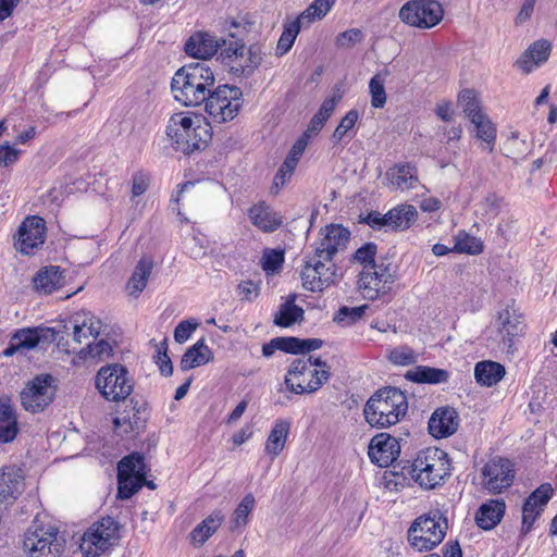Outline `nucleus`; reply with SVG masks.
<instances>
[{
  "mask_svg": "<svg viewBox=\"0 0 557 557\" xmlns=\"http://www.w3.org/2000/svg\"><path fill=\"white\" fill-rule=\"evenodd\" d=\"M215 74L209 61L191 62L180 67L171 81L174 99L185 107L202 106L212 87Z\"/></svg>",
  "mask_w": 557,
  "mask_h": 557,
  "instance_id": "1",
  "label": "nucleus"
},
{
  "mask_svg": "<svg viewBox=\"0 0 557 557\" xmlns=\"http://www.w3.org/2000/svg\"><path fill=\"white\" fill-rule=\"evenodd\" d=\"M407 411V396L403 391L393 386L377 389L363 407L366 421L376 429H386L397 424Z\"/></svg>",
  "mask_w": 557,
  "mask_h": 557,
  "instance_id": "2",
  "label": "nucleus"
},
{
  "mask_svg": "<svg viewBox=\"0 0 557 557\" xmlns=\"http://www.w3.org/2000/svg\"><path fill=\"white\" fill-rule=\"evenodd\" d=\"M205 117H191L184 113H174L168 123L166 135L175 145V149L185 154L207 147L212 137L210 123Z\"/></svg>",
  "mask_w": 557,
  "mask_h": 557,
  "instance_id": "3",
  "label": "nucleus"
},
{
  "mask_svg": "<svg viewBox=\"0 0 557 557\" xmlns=\"http://www.w3.org/2000/svg\"><path fill=\"white\" fill-rule=\"evenodd\" d=\"M409 473L422 488L433 490L442 485L450 475L447 453L436 447L419 451L410 465Z\"/></svg>",
  "mask_w": 557,
  "mask_h": 557,
  "instance_id": "4",
  "label": "nucleus"
},
{
  "mask_svg": "<svg viewBox=\"0 0 557 557\" xmlns=\"http://www.w3.org/2000/svg\"><path fill=\"white\" fill-rule=\"evenodd\" d=\"M447 529V519L441 510L434 509L413 520L407 531V540L418 552L431 550L443 542Z\"/></svg>",
  "mask_w": 557,
  "mask_h": 557,
  "instance_id": "5",
  "label": "nucleus"
},
{
  "mask_svg": "<svg viewBox=\"0 0 557 557\" xmlns=\"http://www.w3.org/2000/svg\"><path fill=\"white\" fill-rule=\"evenodd\" d=\"M203 104L213 123H226L238 114L243 106V91L234 85H214Z\"/></svg>",
  "mask_w": 557,
  "mask_h": 557,
  "instance_id": "6",
  "label": "nucleus"
},
{
  "mask_svg": "<svg viewBox=\"0 0 557 557\" xmlns=\"http://www.w3.org/2000/svg\"><path fill=\"white\" fill-rule=\"evenodd\" d=\"M311 359H296L292 362L285 376L287 389L294 394H310L317 392L330 379L331 373L325 369H310Z\"/></svg>",
  "mask_w": 557,
  "mask_h": 557,
  "instance_id": "7",
  "label": "nucleus"
},
{
  "mask_svg": "<svg viewBox=\"0 0 557 557\" xmlns=\"http://www.w3.org/2000/svg\"><path fill=\"white\" fill-rule=\"evenodd\" d=\"M57 391L55 377L48 373L37 374L20 392L21 405L27 412H42L53 403Z\"/></svg>",
  "mask_w": 557,
  "mask_h": 557,
  "instance_id": "8",
  "label": "nucleus"
},
{
  "mask_svg": "<svg viewBox=\"0 0 557 557\" xmlns=\"http://www.w3.org/2000/svg\"><path fill=\"white\" fill-rule=\"evenodd\" d=\"M95 383L100 394L109 401L125 400L134 388L128 370L120 363L101 367Z\"/></svg>",
  "mask_w": 557,
  "mask_h": 557,
  "instance_id": "9",
  "label": "nucleus"
},
{
  "mask_svg": "<svg viewBox=\"0 0 557 557\" xmlns=\"http://www.w3.org/2000/svg\"><path fill=\"white\" fill-rule=\"evenodd\" d=\"M220 58L228 67L230 74L248 78L261 65L263 51L259 44H252L248 48L235 44L232 47H223Z\"/></svg>",
  "mask_w": 557,
  "mask_h": 557,
  "instance_id": "10",
  "label": "nucleus"
},
{
  "mask_svg": "<svg viewBox=\"0 0 557 557\" xmlns=\"http://www.w3.org/2000/svg\"><path fill=\"white\" fill-rule=\"evenodd\" d=\"M444 15L442 4L435 0H410L399 10V20L412 27L432 28Z\"/></svg>",
  "mask_w": 557,
  "mask_h": 557,
  "instance_id": "11",
  "label": "nucleus"
},
{
  "mask_svg": "<svg viewBox=\"0 0 557 557\" xmlns=\"http://www.w3.org/2000/svg\"><path fill=\"white\" fill-rule=\"evenodd\" d=\"M58 533L52 525L28 530L23 542L24 550L29 557H57L63 550V541Z\"/></svg>",
  "mask_w": 557,
  "mask_h": 557,
  "instance_id": "12",
  "label": "nucleus"
},
{
  "mask_svg": "<svg viewBox=\"0 0 557 557\" xmlns=\"http://www.w3.org/2000/svg\"><path fill=\"white\" fill-rule=\"evenodd\" d=\"M394 283V275L388 265L380 264L367 265L366 270L359 273L358 289L361 296L367 300H376L386 295Z\"/></svg>",
  "mask_w": 557,
  "mask_h": 557,
  "instance_id": "13",
  "label": "nucleus"
},
{
  "mask_svg": "<svg viewBox=\"0 0 557 557\" xmlns=\"http://www.w3.org/2000/svg\"><path fill=\"white\" fill-rule=\"evenodd\" d=\"M101 321L90 311L81 310L72 314L69 320L61 321L57 329L63 331L61 333L63 344L67 342L65 335H69L70 331L72 332L73 342L82 344L84 339L89 337L97 338L101 332Z\"/></svg>",
  "mask_w": 557,
  "mask_h": 557,
  "instance_id": "14",
  "label": "nucleus"
},
{
  "mask_svg": "<svg viewBox=\"0 0 557 557\" xmlns=\"http://www.w3.org/2000/svg\"><path fill=\"white\" fill-rule=\"evenodd\" d=\"M116 531L114 520L103 518L84 533L81 547L87 556H99L112 545Z\"/></svg>",
  "mask_w": 557,
  "mask_h": 557,
  "instance_id": "15",
  "label": "nucleus"
},
{
  "mask_svg": "<svg viewBox=\"0 0 557 557\" xmlns=\"http://www.w3.org/2000/svg\"><path fill=\"white\" fill-rule=\"evenodd\" d=\"M482 475L484 487L493 494H499L511 486L515 469L509 459L495 457L482 468Z\"/></svg>",
  "mask_w": 557,
  "mask_h": 557,
  "instance_id": "16",
  "label": "nucleus"
},
{
  "mask_svg": "<svg viewBox=\"0 0 557 557\" xmlns=\"http://www.w3.org/2000/svg\"><path fill=\"white\" fill-rule=\"evenodd\" d=\"M60 331L57 326L53 327H24L18 329L14 333H12V339L16 341L17 346L21 349H33L41 344H49L55 342L58 347L64 349L66 352L69 350V342L63 344V336H61Z\"/></svg>",
  "mask_w": 557,
  "mask_h": 557,
  "instance_id": "17",
  "label": "nucleus"
},
{
  "mask_svg": "<svg viewBox=\"0 0 557 557\" xmlns=\"http://www.w3.org/2000/svg\"><path fill=\"white\" fill-rule=\"evenodd\" d=\"M45 220L39 216H30L21 224L14 247L23 255H33L45 243Z\"/></svg>",
  "mask_w": 557,
  "mask_h": 557,
  "instance_id": "18",
  "label": "nucleus"
},
{
  "mask_svg": "<svg viewBox=\"0 0 557 557\" xmlns=\"http://www.w3.org/2000/svg\"><path fill=\"white\" fill-rule=\"evenodd\" d=\"M323 236L315 248V257L324 261L332 260L333 256L344 250L349 242L350 232L341 224H331L321 230Z\"/></svg>",
  "mask_w": 557,
  "mask_h": 557,
  "instance_id": "19",
  "label": "nucleus"
},
{
  "mask_svg": "<svg viewBox=\"0 0 557 557\" xmlns=\"http://www.w3.org/2000/svg\"><path fill=\"white\" fill-rule=\"evenodd\" d=\"M524 314L512 302L498 312L497 327L503 342L510 348L516 336H521L525 330Z\"/></svg>",
  "mask_w": 557,
  "mask_h": 557,
  "instance_id": "20",
  "label": "nucleus"
},
{
  "mask_svg": "<svg viewBox=\"0 0 557 557\" xmlns=\"http://www.w3.org/2000/svg\"><path fill=\"white\" fill-rule=\"evenodd\" d=\"M399 443L389 434H377L370 442L369 457L373 463L382 468L393 465L399 457Z\"/></svg>",
  "mask_w": 557,
  "mask_h": 557,
  "instance_id": "21",
  "label": "nucleus"
},
{
  "mask_svg": "<svg viewBox=\"0 0 557 557\" xmlns=\"http://www.w3.org/2000/svg\"><path fill=\"white\" fill-rule=\"evenodd\" d=\"M323 259L306 262L301 271L302 286L310 292H321L334 282L335 271L326 267Z\"/></svg>",
  "mask_w": 557,
  "mask_h": 557,
  "instance_id": "22",
  "label": "nucleus"
},
{
  "mask_svg": "<svg viewBox=\"0 0 557 557\" xmlns=\"http://www.w3.org/2000/svg\"><path fill=\"white\" fill-rule=\"evenodd\" d=\"M24 475L21 468L11 465L0 468V507L12 504L22 493Z\"/></svg>",
  "mask_w": 557,
  "mask_h": 557,
  "instance_id": "23",
  "label": "nucleus"
},
{
  "mask_svg": "<svg viewBox=\"0 0 557 557\" xmlns=\"http://www.w3.org/2000/svg\"><path fill=\"white\" fill-rule=\"evenodd\" d=\"M459 425L457 411L451 407L437 408L429 420V432L435 438H445L454 434Z\"/></svg>",
  "mask_w": 557,
  "mask_h": 557,
  "instance_id": "24",
  "label": "nucleus"
},
{
  "mask_svg": "<svg viewBox=\"0 0 557 557\" xmlns=\"http://www.w3.org/2000/svg\"><path fill=\"white\" fill-rule=\"evenodd\" d=\"M222 38L216 39L206 32H197L185 44V52L194 58L206 59L220 50L222 52Z\"/></svg>",
  "mask_w": 557,
  "mask_h": 557,
  "instance_id": "25",
  "label": "nucleus"
},
{
  "mask_svg": "<svg viewBox=\"0 0 557 557\" xmlns=\"http://www.w3.org/2000/svg\"><path fill=\"white\" fill-rule=\"evenodd\" d=\"M552 51V44L546 39L534 41L516 61V65L523 71L530 73L533 67L545 63Z\"/></svg>",
  "mask_w": 557,
  "mask_h": 557,
  "instance_id": "26",
  "label": "nucleus"
},
{
  "mask_svg": "<svg viewBox=\"0 0 557 557\" xmlns=\"http://www.w3.org/2000/svg\"><path fill=\"white\" fill-rule=\"evenodd\" d=\"M505 510L506 504L503 499H490L479 507L475 522L483 530H492L500 522Z\"/></svg>",
  "mask_w": 557,
  "mask_h": 557,
  "instance_id": "27",
  "label": "nucleus"
},
{
  "mask_svg": "<svg viewBox=\"0 0 557 557\" xmlns=\"http://www.w3.org/2000/svg\"><path fill=\"white\" fill-rule=\"evenodd\" d=\"M249 218L255 226L265 233L274 232L283 223L282 216L264 203L252 206L249 209Z\"/></svg>",
  "mask_w": 557,
  "mask_h": 557,
  "instance_id": "28",
  "label": "nucleus"
},
{
  "mask_svg": "<svg viewBox=\"0 0 557 557\" xmlns=\"http://www.w3.org/2000/svg\"><path fill=\"white\" fill-rule=\"evenodd\" d=\"M33 282L36 290L48 295L64 285V276L59 267L50 265L40 269Z\"/></svg>",
  "mask_w": 557,
  "mask_h": 557,
  "instance_id": "29",
  "label": "nucleus"
},
{
  "mask_svg": "<svg viewBox=\"0 0 557 557\" xmlns=\"http://www.w3.org/2000/svg\"><path fill=\"white\" fill-rule=\"evenodd\" d=\"M405 379L419 384H442L448 382L449 373L444 369L417 366L406 372Z\"/></svg>",
  "mask_w": 557,
  "mask_h": 557,
  "instance_id": "30",
  "label": "nucleus"
},
{
  "mask_svg": "<svg viewBox=\"0 0 557 557\" xmlns=\"http://www.w3.org/2000/svg\"><path fill=\"white\" fill-rule=\"evenodd\" d=\"M213 360V352L206 345L203 339L198 341L189 347L182 356L180 367L182 371H188L193 368L203 366Z\"/></svg>",
  "mask_w": 557,
  "mask_h": 557,
  "instance_id": "31",
  "label": "nucleus"
},
{
  "mask_svg": "<svg viewBox=\"0 0 557 557\" xmlns=\"http://www.w3.org/2000/svg\"><path fill=\"white\" fill-rule=\"evenodd\" d=\"M153 269V261L151 258H141L129 277L126 289L129 296L137 297L147 286L148 278Z\"/></svg>",
  "mask_w": 557,
  "mask_h": 557,
  "instance_id": "32",
  "label": "nucleus"
},
{
  "mask_svg": "<svg viewBox=\"0 0 557 557\" xmlns=\"http://www.w3.org/2000/svg\"><path fill=\"white\" fill-rule=\"evenodd\" d=\"M506 374L505 367L498 362L484 360L474 367V377L480 385L494 386Z\"/></svg>",
  "mask_w": 557,
  "mask_h": 557,
  "instance_id": "33",
  "label": "nucleus"
},
{
  "mask_svg": "<svg viewBox=\"0 0 557 557\" xmlns=\"http://www.w3.org/2000/svg\"><path fill=\"white\" fill-rule=\"evenodd\" d=\"M418 211L411 205H399L386 213L387 227L393 231H404L417 220Z\"/></svg>",
  "mask_w": 557,
  "mask_h": 557,
  "instance_id": "34",
  "label": "nucleus"
},
{
  "mask_svg": "<svg viewBox=\"0 0 557 557\" xmlns=\"http://www.w3.org/2000/svg\"><path fill=\"white\" fill-rule=\"evenodd\" d=\"M296 295L292 294L287 300L281 305L275 313L274 323L282 327H288L296 322L304 320L305 311L301 307L295 305Z\"/></svg>",
  "mask_w": 557,
  "mask_h": 557,
  "instance_id": "35",
  "label": "nucleus"
},
{
  "mask_svg": "<svg viewBox=\"0 0 557 557\" xmlns=\"http://www.w3.org/2000/svg\"><path fill=\"white\" fill-rule=\"evenodd\" d=\"M150 469L145 462V457L139 453H132L123 457L117 463V473L128 478L143 481V475L147 474Z\"/></svg>",
  "mask_w": 557,
  "mask_h": 557,
  "instance_id": "36",
  "label": "nucleus"
},
{
  "mask_svg": "<svg viewBox=\"0 0 557 557\" xmlns=\"http://www.w3.org/2000/svg\"><path fill=\"white\" fill-rule=\"evenodd\" d=\"M290 423L286 420H276L274 423L267 443L265 453L276 457L285 447V443L289 433Z\"/></svg>",
  "mask_w": 557,
  "mask_h": 557,
  "instance_id": "37",
  "label": "nucleus"
},
{
  "mask_svg": "<svg viewBox=\"0 0 557 557\" xmlns=\"http://www.w3.org/2000/svg\"><path fill=\"white\" fill-rule=\"evenodd\" d=\"M392 185L401 190L413 188L418 183L417 169L410 164L397 165L387 172Z\"/></svg>",
  "mask_w": 557,
  "mask_h": 557,
  "instance_id": "38",
  "label": "nucleus"
},
{
  "mask_svg": "<svg viewBox=\"0 0 557 557\" xmlns=\"http://www.w3.org/2000/svg\"><path fill=\"white\" fill-rule=\"evenodd\" d=\"M256 499L252 494H247L244 496L242 502L235 508L231 521H230V530L233 532L239 528H243L248 522V517L252 509L255 508Z\"/></svg>",
  "mask_w": 557,
  "mask_h": 557,
  "instance_id": "39",
  "label": "nucleus"
},
{
  "mask_svg": "<svg viewBox=\"0 0 557 557\" xmlns=\"http://www.w3.org/2000/svg\"><path fill=\"white\" fill-rule=\"evenodd\" d=\"M458 103L461 106L465 114L470 121L481 119L484 114L481 110L480 100L478 94L473 89H463L458 95Z\"/></svg>",
  "mask_w": 557,
  "mask_h": 557,
  "instance_id": "40",
  "label": "nucleus"
},
{
  "mask_svg": "<svg viewBox=\"0 0 557 557\" xmlns=\"http://www.w3.org/2000/svg\"><path fill=\"white\" fill-rule=\"evenodd\" d=\"M454 238H455V246H454L455 252L475 256L483 251L484 245H483L482 240L478 237L469 235L465 231H459L458 234Z\"/></svg>",
  "mask_w": 557,
  "mask_h": 557,
  "instance_id": "41",
  "label": "nucleus"
},
{
  "mask_svg": "<svg viewBox=\"0 0 557 557\" xmlns=\"http://www.w3.org/2000/svg\"><path fill=\"white\" fill-rule=\"evenodd\" d=\"M301 22L302 21L299 17H297L296 20L284 25L283 33L276 45L277 54L283 55L292 49L296 40V37L300 32Z\"/></svg>",
  "mask_w": 557,
  "mask_h": 557,
  "instance_id": "42",
  "label": "nucleus"
},
{
  "mask_svg": "<svg viewBox=\"0 0 557 557\" xmlns=\"http://www.w3.org/2000/svg\"><path fill=\"white\" fill-rule=\"evenodd\" d=\"M113 354V347L106 339H100L96 343H89L86 347L82 348L77 356L82 360L87 359H99L103 360L111 357Z\"/></svg>",
  "mask_w": 557,
  "mask_h": 557,
  "instance_id": "43",
  "label": "nucleus"
},
{
  "mask_svg": "<svg viewBox=\"0 0 557 557\" xmlns=\"http://www.w3.org/2000/svg\"><path fill=\"white\" fill-rule=\"evenodd\" d=\"M367 309H368V305H362L359 307L343 306L335 313L333 320H334V322H336L341 325L349 326V325L355 324L360 319H362Z\"/></svg>",
  "mask_w": 557,
  "mask_h": 557,
  "instance_id": "44",
  "label": "nucleus"
},
{
  "mask_svg": "<svg viewBox=\"0 0 557 557\" xmlns=\"http://www.w3.org/2000/svg\"><path fill=\"white\" fill-rule=\"evenodd\" d=\"M247 26V23L231 21L227 36L222 37V47H232L235 44L246 46Z\"/></svg>",
  "mask_w": 557,
  "mask_h": 557,
  "instance_id": "45",
  "label": "nucleus"
},
{
  "mask_svg": "<svg viewBox=\"0 0 557 557\" xmlns=\"http://www.w3.org/2000/svg\"><path fill=\"white\" fill-rule=\"evenodd\" d=\"M471 123L475 126L476 137L485 141L487 145H491L490 151H492L496 139L495 125L485 114H483L481 119L474 120Z\"/></svg>",
  "mask_w": 557,
  "mask_h": 557,
  "instance_id": "46",
  "label": "nucleus"
},
{
  "mask_svg": "<svg viewBox=\"0 0 557 557\" xmlns=\"http://www.w3.org/2000/svg\"><path fill=\"white\" fill-rule=\"evenodd\" d=\"M335 0H314L306 11H304L298 17L301 21H307L308 24L313 22L315 18L324 17L334 5Z\"/></svg>",
  "mask_w": 557,
  "mask_h": 557,
  "instance_id": "47",
  "label": "nucleus"
},
{
  "mask_svg": "<svg viewBox=\"0 0 557 557\" xmlns=\"http://www.w3.org/2000/svg\"><path fill=\"white\" fill-rule=\"evenodd\" d=\"M359 119V113L357 110H349L345 116L341 120L339 124L335 128L332 135V140L335 144H338L344 139L345 136L352 138L354 135H350L349 132L355 127L357 121Z\"/></svg>",
  "mask_w": 557,
  "mask_h": 557,
  "instance_id": "48",
  "label": "nucleus"
},
{
  "mask_svg": "<svg viewBox=\"0 0 557 557\" xmlns=\"http://www.w3.org/2000/svg\"><path fill=\"white\" fill-rule=\"evenodd\" d=\"M284 263V251L267 248L261 257V267L267 274L278 272Z\"/></svg>",
  "mask_w": 557,
  "mask_h": 557,
  "instance_id": "49",
  "label": "nucleus"
},
{
  "mask_svg": "<svg viewBox=\"0 0 557 557\" xmlns=\"http://www.w3.org/2000/svg\"><path fill=\"white\" fill-rule=\"evenodd\" d=\"M144 481L117 473V498L128 499L143 487Z\"/></svg>",
  "mask_w": 557,
  "mask_h": 557,
  "instance_id": "50",
  "label": "nucleus"
},
{
  "mask_svg": "<svg viewBox=\"0 0 557 557\" xmlns=\"http://www.w3.org/2000/svg\"><path fill=\"white\" fill-rule=\"evenodd\" d=\"M371 95V106L381 109L386 103V92L384 87V79L379 74L374 75L369 83Z\"/></svg>",
  "mask_w": 557,
  "mask_h": 557,
  "instance_id": "51",
  "label": "nucleus"
},
{
  "mask_svg": "<svg viewBox=\"0 0 557 557\" xmlns=\"http://www.w3.org/2000/svg\"><path fill=\"white\" fill-rule=\"evenodd\" d=\"M537 506H534L530 503V500H524L522 506V525H521V533L523 535H527L533 528L534 522L536 519L541 516V513L544 511L543 508H536Z\"/></svg>",
  "mask_w": 557,
  "mask_h": 557,
  "instance_id": "52",
  "label": "nucleus"
},
{
  "mask_svg": "<svg viewBox=\"0 0 557 557\" xmlns=\"http://www.w3.org/2000/svg\"><path fill=\"white\" fill-rule=\"evenodd\" d=\"M377 252L376 244L370 242L362 245L360 248L356 250L354 253V260L360 264H362V270H366L367 265L379 264L375 261V256Z\"/></svg>",
  "mask_w": 557,
  "mask_h": 557,
  "instance_id": "53",
  "label": "nucleus"
},
{
  "mask_svg": "<svg viewBox=\"0 0 557 557\" xmlns=\"http://www.w3.org/2000/svg\"><path fill=\"white\" fill-rule=\"evenodd\" d=\"M553 487L549 483L541 484L536 490H534L525 500H530V503L536 508H543L549 502L553 496Z\"/></svg>",
  "mask_w": 557,
  "mask_h": 557,
  "instance_id": "54",
  "label": "nucleus"
},
{
  "mask_svg": "<svg viewBox=\"0 0 557 557\" xmlns=\"http://www.w3.org/2000/svg\"><path fill=\"white\" fill-rule=\"evenodd\" d=\"M363 38L359 28H350L336 36L335 44L338 48L349 49Z\"/></svg>",
  "mask_w": 557,
  "mask_h": 557,
  "instance_id": "55",
  "label": "nucleus"
},
{
  "mask_svg": "<svg viewBox=\"0 0 557 557\" xmlns=\"http://www.w3.org/2000/svg\"><path fill=\"white\" fill-rule=\"evenodd\" d=\"M166 349V342L163 341L157 349V356H154V359L161 374L164 376H171L173 374V364Z\"/></svg>",
  "mask_w": 557,
  "mask_h": 557,
  "instance_id": "56",
  "label": "nucleus"
},
{
  "mask_svg": "<svg viewBox=\"0 0 557 557\" xmlns=\"http://www.w3.org/2000/svg\"><path fill=\"white\" fill-rule=\"evenodd\" d=\"M504 199L496 194L487 195L480 203L484 214L495 218L499 214Z\"/></svg>",
  "mask_w": 557,
  "mask_h": 557,
  "instance_id": "57",
  "label": "nucleus"
},
{
  "mask_svg": "<svg viewBox=\"0 0 557 557\" xmlns=\"http://www.w3.org/2000/svg\"><path fill=\"white\" fill-rule=\"evenodd\" d=\"M198 327L196 320H183L174 330V339L178 344L185 343L191 335V333Z\"/></svg>",
  "mask_w": 557,
  "mask_h": 557,
  "instance_id": "58",
  "label": "nucleus"
},
{
  "mask_svg": "<svg viewBox=\"0 0 557 557\" xmlns=\"http://www.w3.org/2000/svg\"><path fill=\"white\" fill-rule=\"evenodd\" d=\"M296 166V162L286 158L274 176V186L276 188L283 186L292 177Z\"/></svg>",
  "mask_w": 557,
  "mask_h": 557,
  "instance_id": "59",
  "label": "nucleus"
},
{
  "mask_svg": "<svg viewBox=\"0 0 557 557\" xmlns=\"http://www.w3.org/2000/svg\"><path fill=\"white\" fill-rule=\"evenodd\" d=\"M359 222L368 224L373 230L387 227L386 213L381 214L379 211H370L366 215H359Z\"/></svg>",
  "mask_w": 557,
  "mask_h": 557,
  "instance_id": "60",
  "label": "nucleus"
},
{
  "mask_svg": "<svg viewBox=\"0 0 557 557\" xmlns=\"http://www.w3.org/2000/svg\"><path fill=\"white\" fill-rule=\"evenodd\" d=\"M150 177L147 173L138 171L133 175L132 195L138 197L146 193L149 187Z\"/></svg>",
  "mask_w": 557,
  "mask_h": 557,
  "instance_id": "61",
  "label": "nucleus"
},
{
  "mask_svg": "<svg viewBox=\"0 0 557 557\" xmlns=\"http://www.w3.org/2000/svg\"><path fill=\"white\" fill-rule=\"evenodd\" d=\"M391 360L398 366H409L416 361V357L410 349H394L391 352Z\"/></svg>",
  "mask_w": 557,
  "mask_h": 557,
  "instance_id": "62",
  "label": "nucleus"
},
{
  "mask_svg": "<svg viewBox=\"0 0 557 557\" xmlns=\"http://www.w3.org/2000/svg\"><path fill=\"white\" fill-rule=\"evenodd\" d=\"M310 138V135L308 133H304L298 139L297 141L293 145L292 149L289 150L288 154H287V159L296 162L298 164L299 162V159L301 157V154L304 153L307 145H308V139Z\"/></svg>",
  "mask_w": 557,
  "mask_h": 557,
  "instance_id": "63",
  "label": "nucleus"
},
{
  "mask_svg": "<svg viewBox=\"0 0 557 557\" xmlns=\"http://www.w3.org/2000/svg\"><path fill=\"white\" fill-rule=\"evenodd\" d=\"M225 516L221 510H214L205 520H202V528H206L207 532H210L213 535L222 525Z\"/></svg>",
  "mask_w": 557,
  "mask_h": 557,
  "instance_id": "64",
  "label": "nucleus"
}]
</instances>
